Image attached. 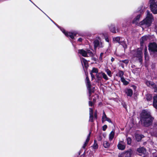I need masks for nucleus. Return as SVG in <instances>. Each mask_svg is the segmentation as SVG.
<instances>
[{"instance_id":"1","label":"nucleus","mask_w":157,"mask_h":157,"mask_svg":"<svg viewBox=\"0 0 157 157\" xmlns=\"http://www.w3.org/2000/svg\"><path fill=\"white\" fill-rule=\"evenodd\" d=\"M153 119L150 112L145 110L143 111L141 116V121L144 126L147 127L150 125Z\"/></svg>"},{"instance_id":"2","label":"nucleus","mask_w":157,"mask_h":157,"mask_svg":"<svg viewBox=\"0 0 157 157\" xmlns=\"http://www.w3.org/2000/svg\"><path fill=\"white\" fill-rule=\"evenodd\" d=\"M147 16L145 19L139 23V25L143 29L149 27L154 21V18L152 14L148 11H147Z\"/></svg>"},{"instance_id":"3","label":"nucleus","mask_w":157,"mask_h":157,"mask_svg":"<svg viewBox=\"0 0 157 157\" xmlns=\"http://www.w3.org/2000/svg\"><path fill=\"white\" fill-rule=\"evenodd\" d=\"M144 48V55L145 59L147 61L149 60V57L147 53V48L146 46L144 48H139L136 50L134 51V54L133 56L134 57L137 58L140 61V62L142 61V59L143 57V54L142 52V48Z\"/></svg>"},{"instance_id":"4","label":"nucleus","mask_w":157,"mask_h":157,"mask_svg":"<svg viewBox=\"0 0 157 157\" xmlns=\"http://www.w3.org/2000/svg\"><path fill=\"white\" fill-rule=\"evenodd\" d=\"M86 82L87 88L89 92V99L90 101H89V106H92L93 105V103L95 102L96 99L93 97H90L91 93L93 92L94 91L91 89V84L88 76H86Z\"/></svg>"},{"instance_id":"5","label":"nucleus","mask_w":157,"mask_h":157,"mask_svg":"<svg viewBox=\"0 0 157 157\" xmlns=\"http://www.w3.org/2000/svg\"><path fill=\"white\" fill-rule=\"evenodd\" d=\"M78 53L85 57H92L94 55L92 52L89 50H85L83 49H79L78 50Z\"/></svg>"},{"instance_id":"6","label":"nucleus","mask_w":157,"mask_h":157,"mask_svg":"<svg viewBox=\"0 0 157 157\" xmlns=\"http://www.w3.org/2000/svg\"><path fill=\"white\" fill-rule=\"evenodd\" d=\"M150 7L154 14H157V2L155 0H150Z\"/></svg>"},{"instance_id":"7","label":"nucleus","mask_w":157,"mask_h":157,"mask_svg":"<svg viewBox=\"0 0 157 157\" xmlns=\"http://www.w3.org/2000/svg\"><path fill=\"white\" fill-rule=\"evenodd\" d=\"M132 153V151L131 149L124 152L121 153L119 154V157H131Z\"/></svg>"},{"instance_id":"8","label":"nucleus","mask_w":157,"mask_h":157,"mask_svg":"<svg viewBox=\"0 0 157 157\" xmlns=\"http://www.w3.org/2000/svg\"><path fill=\"white\" fill-rule=\"evenodd\" d=\"M60 30L66 36L68 37H69L71 39H73L75 36L76 35V34L75 33L71 32L67 33L63 29H60Z\"/></svg>"},{"instance_id":"9","label":"nucleus","mask_w":157,"mask_h":157,"mask_svg":"<svg viewBox=\"0 0 157 157\" xmlns=\"http://www.w3.org/2000/svg\"><path fill=\"white\" fill-rule=\"evenodd\" d=\"M149 50L150 52H157V45L155 43H151L149 46Z\"/></svg>"},{"instance_id":"10","label":"nucleus","mask_w":157,"mask_h":157,"mask_svg":"<svg viewBox=\"0 0 157 157\" xmlns=\"http://www.w3.org/2000/svg\"><path fill=\"white\" fill-rule=\"evenodd\" d=\"M94 46L95 48H96L97 47L99 48H102L103 47V45L102 42L100 41V39L98 40L96 39L94 41Z\"/></svg>"},{"instance_id":"11","label":"nucleus","mask_w":157,"mask_h":157,"mask_svg":"<svg viewBox=\"0 0 157 157\" xmlns=\"http://www.w3.org/2000/svg\"><path fill=\"white\" fill-rule=\"evenodd\" d=\"M150 132L152 136L157 137V124H155L153 128L150 129Z\"/></svg>"},{"instance_id":"12","label":"nucleus","mask_w":157,"mask_h":157,"mask_svg":"<svg viewBox=\"0 0 157 157\" xmlns=\"http://www.w3.org/2000/svg\"><path fill=\"white\" fill-rule=\"evenodd\" d=\"M145 83L147 86L154 88L155 92H156L157 91V87L153 82L147 81Z\"/></svg>"},{"instance_id":"13","label":"nucleus","mask_w":157,"mask_h":157,"mask_svg":"<svg viewBox=\"0 0 157 157\" xmlns=\"http://www.w3.org/2000/svg\"><path fill=\"white\" fill-rule=\"evenodd\" d=\"M117 147L119 149L123 150L125 148V145L123 141H120L117 145Z\"/></svg>"},{"instance_id":"14","label":"nucleus","mask_w":157,"mask_h":157,"mask_svg":"<svg viewBox=\"0 0 157 157\" xmlns=\"http://www.w3.org/2000/svg\"><path fill=\"white\" fill-rule=\"evenodd\" d=\"M100 75L105 80H108V78L107 75L105 73L102 72L96 74L97 77L98 78V79H100L101 78V77L99 76Z\"/></svg>"},{"instance_id":"15","label":"nucleus","mask_w":157,"mask_h":157,"mask_svg":"<svg viewBox=\"0 0 157 157\" xmlns=\"http://www.w3.org/2000/svg\"><path fill=\"white\" fill-rule=\"evenodd\" d=\"M150 40V36L149 35H146L143 36L140 39L141 46H142L143 44L145 41L149 40Z\"/></svg>"},{"instance_id":"16","label":"nucleus","mask_w":157,"mask_h":157,"mask_svg":"<svg viewBox=\"0 0 157 157\" xmlns=\"http://www.w3.org/2000/svg\"><path fill=\"white\" fill-rule=\"evenodd\" d=\"M107 121L109 123L112 122L110 119L107 117L105 112L104 111L103 112V116L101 119V121L103 123L104 121Z\"/></svg>"},{"instance_id":"17","label":"nucleus","mask_w":157,"mask_h":157,"mask_svg":"<svg viewBox=\"0 0 157 157\" xmlns=\"http://www.w3.org/2000/svg\"><path fill=\"white\" fill-rule=\"evenodd\" d=\"M124 92L127 96L131 97L133 94V91L130 89H127L125 90Z\"/></svg>"},{"instance_id":"18","label":"nucleus","mask_w":157,"mask_h":157,"mask_svg":"<svg viewBox=\"0 0 157 157\" xmlns=\"http://www.w3.org/2000/svg\"><path fill=\"white\" fill-rule=\"evenodd\" d=\"M89 114H90V119L89 121L91 122H93L94 121V117H93V110L92 109L90 108L89 109Z\"/></svg>"},{"instance_id":"19","label":"nucleus","mask_w":157,"mask_h":157,"mask_svg":"<svg viewBox=\"0 0 157 157\" xmlns=\"http://www.w3.org/2000/svg\"><path fill=\"white\" fill-rule=\"evenodd\" d=\"M140 17V15L139 14L137 15V16L134 18L133 21L132 23L133 24H137L139 21V19Z\"/></svg>"},{"instance_id":"20","label":"nucleus","mask_w":157,"mask_h":157,"mask_svg":"<svg viewBox=\"0 0 157 157\" xmlns=\"http://www.w3.org/2000/svg\"><path fill=\"white\" fill-rule=\"evenodd\" d=\"M81 61L82 66L84 65V66L86 67H87L88 66L87 61L84 58H81Z\"/></svg>"},{"instance_id":"21","label":"nucleus","mask_w":157,"mask_h":157,"mask_svg":"<svg viewBox=\"0 0 157 157\" xmlns=\"http://www.w3.org/2000/svg\"><path fill=\"white\" fill-rule=\"evenodd\" d=\"M91 132H90L89 134H88V136H87V138L86 140L82 147L84 148L86 147V146L88 144V142H89L90 139V136L91 134Z\"/></svg>"},{"instance_id":"22","label":"nucleus","mask_w":157,"mask_h":157,"mask_svg":"<svg viewBox=\"0 0 157 157\" xmlns=\"http://www.w3.org/2000/svg\"><path fill=\"white\" fill-rule=\"evenodd\" d=\"M137 151L139 153L145 154L146 152V150L145 148L144 147H141L138 148L137 149Z\"/></svg>"},{"instance_id":"23","label":"nucleus","mask_w":157,"mask_h":157,"mask_svg":"<svg viewBox=\"0 0 157 157\" xmlns=\"http://www.w3.org/2000/svg\"><path fill=\"white\" fill-rule=\"evenodd\" d=\"M153 106L155 108L157 109V95L154 97Z\"/></svg>"},{"instance_id":"24","label":"nucleus","mask_w":157,"mask_h":157,"mask_svg":"<svg viewBox=\"0 0 157 157\" xmlns=\"http://www.w3.org/2000/svg\"><path fill=\"white\" fill-rule=\"evenodd\" d=\"M135 136L136 140L138 141H140L141 140V139L144 137L143 135L139 134H136Z\"/></svg>"},{"instance_id":"25","label":"nucleus","mask_w":157,"mask_h":157,"mask_svg":"<svg viewBox=\"0 0 157 157\" xmlns=\"http://www.w3.org/2000/svg\"><path fill=\"white\" fill-rule=\"evenodd\" d=\"M114 132L112 131L109 135V140L111 141L114 137Z\"/></svg>"},{"instance_id":"26","label":"nucleus","mask_w":157,"mask_h":157,"mask_svg":"<svg viewBox=\"0 0 157 157\" xmlns=\"http://www.w3.org/2000/svg\"><path fill=\"white\" fill-rule=\"evenodd\" d=\"M124 75V72L122 71H120L117 74V76L120 77L121 79L124 78L123 76Z\"/></svg>"},{"instance_id":"27","label":"nucleus","mask_w":157,"mask_h":157,"mask_svg":"<svg viewBox=\"0 0 157 157\" xmlns=\"http://www.w3.org/2000/svg\"><path fill=\"white\" fill-rule=\"evenodd\" d=\"M122 38L119 37H117L113 38V40L114 41L117 42H118L119 43H120V40L121 39H122Z\"/></svg>"},{"instance_id":"28","label":"nucleus","mask_w":157,"mask_h":157,"mask_svg":"<svg viewBox=\"0 0 157 157\" xmlns=\"http://www.w3.org/2000/svg\"><path fill=\"white\" fill-rule=\"evenodd\" d=\"M103 145L104 147L106 148L109 146V144L107 141H105L103 142Z\"/></svg>"},{"instance_id":"29","label":"nucleus","mask_w":157,"mask_h":157,"mask_svg":"<svg viewBox=\"0 0 157 157\" xmlns=\"http://www.w3.org/2000/svg\"><path fill=\"white\" fill-rule=\"evenodd\" d=\"M98 69L96 68L95 67H93L92 69V70L91 73H96L97 74L98 73Z\"/></svg>"},{"instance_id":"30","label":"nucleus","mask_w":157,"mask_h":157,"mask_svg":"<svg viewBox=\"0 0 157 157\" xmlns=\"http://www.w3.org/2000/svg\"><path fill=\"white\" fill-rule=\"evenodd\" d=\"M121 81L123 83V84L125 85H128L129 83L128 81L125 80L124 78L121 79Z\"/></svg>"},{"instance_id":"31","label":"nucleus","mask_w":157,"mask_h":157,"mask_svg":"<svg viewBox=\"0 0 157 157\" xmlns=\"http://www.w3.org/2000/svg\"><path fill=\"white\" fill-rule=\"evenodd\" d=\"M105 71L109 77H111L112 76L111 72L110 70L107 69L105 70Z\"/></svg>"},{"instance_id":"32","label":"nucleus","mask_w":157,"mask_h":157,"mask_svg":"<svg viewBox=\"0 0 157 157\" xmlns=\"http://www.w3.org/2000/svg\"><path fill=\"white\" fill-rule=\"evenodd\" d=\"M110 31L113 33H116V31L115 29V28L112 25L110 27Z\"/></svg>"},{"instance_id":"33","label":"nucleus","mask_w":157,"mask_h":157,"mask_svg":"<svg viewBox=\"0 0 157 157\" xmlns=\"http://www.w3.org/2000/svg\"><path fill=\"white\" fill-rule=\"evenodd\" d=\"M98 145L97 143L96 142V141L94 140V145L92 146L94 149H96L98 148Z\"/></svg>"},{"instance_id":"34","label":"nucleus","mask_w":157,"mask_h":157,"mask_svg":"<svg viewBox=\"0 0 157 157\" xmlns=\"http://www.w3.org/2000/svg\"><path fill=\"white\" fill-rule=\"evenodd\" d=\"M152 98V96L150 94H147L146 95V99L147 100L150 101Z\"/></svg>"},{"instance_id":"35","label":"nucleus","mask_w":157,"mask_h":157,"mask_svg":"<svg viewBox=\"0 0 157 157\" xmlns=\"http://www.w3.org/2000/svg\"><path fill=\"white\" fill-rule=\"evenodd\" d=\"M120 63H123L125 64H127L128 63V59H125L124 60H122L120 61Z\"/></svg>"},{"instance_id":"36","label":"nucleus","mask_w":157,"mask_h":157,"mask_svg":"<svg viewBox=\"0 0 157 157\" xmlns=\"http://www.w3.org/2000/svg\"><path fill=\"white\" fill-rule=\"evenodd\" d=\"M131 143V139L129 137H128L127 138V144L130 145Z\"/></svg>"},{"instance_id":"37","label":"nucleus","mask_w":157,"mask_h":157,"mask_svg":"<svg viewBox=\"0 0 157 157\" xmlns=\"http://www.w3.org/2000/svg\"><path fill=\"white\" fill-rule=\"evenodd\" d=\"M107 127L106 125H105L102 126V129L103 131H105Z\"/></svg>"},{"instance_id":"38","label":"nucleus","mask_w":157,"mask_h":157,"mask_svg":"<svg viewBox=\"0 0 157 157\" xmlns=\"http://www.w3.org/2000/svg\"><path fill=\"white\" fill-rule=\"evenodd\" d=\"M103 54V53H101L100 54V56L99 57V59L100 60H101L102 59V56Z\"/></svg>"},{"instance_id":"39","label":"nucleus","mask_w":157,"mask_h":157,"mask_svg":"<svg viewBox=\"0 0 157 157\" xmlns=\"http://www.w3.org/2000/svg\"><path fill=\"white\" fill-rule=\"evenodd\" d=\"M82 39L81 38H79L78 40V41L80 42H81L82 41Z\"/></svg>"},{"instance_id":"40","label":"nucleus","mask_w":157,"mask_h":157,"mask_svg":"<svg viewBox=\"0 0 157 157\" xmlns=\"http://www.w3.org/2000/svg\"><path fill=\"white\" fill-rule=\"evenodd\" d=\"M90 75L92 78H94V75L93 74V73H90Z\"/></svg>"},{"instance_id":"41","label":"nucleus","mask_w":157,"mask_h":157,"mask_svg":"<svg viewBox=\"0 0 157 157\" xmlns=\"http://www.w3.org/2000/svg\"><path fill=\"white\" fill-rule=\"evenodd\" d=\"M155 29L157 31V21H156V23L155 24Z\"/></svg>"},{"instance_id":"42","label":"nucleus","mask_w":157,"mask_h":157,"mask_svg":"<svg viewBox=\"0 0 157 157\" xmlns=\"http://www.w3.org/2000/svg\"><path fill=\"white\" fill-rule=\"evenodd\" d=\"M94 117L96 119H97V114L96 113L94 114Z\"/></svg>"},{"instance_id":"43","label":"nucleus","mask_w":157,"mask_h":157,"mask_svg":"<svg viewBox=\"0 0 157 157\" xmlns=\"http://www.w3.org/2000/svg\"><path fill=\"white\" fill-rule=\"evenodd\" d=\"M105 40L107 42H109V39L108 38H106L105 39Z\"/></svg>"},{"instance_id":"44","label":"nucleus","mask_w":157,"mask_h":157,"mask_svg":"<svg viewBox=\"0 0 157 157\" xmlns=\"http://www.w3.org/2000/svg\"><path fill=\"white\" fill-rule=\"evenodd\" d=\"M114 60V59L113 58H112L111 59V60L112 62H113Z\"/></svg>"},{"instance_id":"45","label":"nucleus","mask_w":157,"mask_h":157,"mask_svg":"<svg viewBox=\"0 0 157 157\" xmlns=\"http://www.w3.org/2000/svg\"><path fill=\"white\" fill-rule=\"evenodd\" d=\"M155 157H157V156H155Z\"/></svg>"},{"instance_id":"46","label":"nucleus","mask_w":157,"mask_h":157,"mask_svg":"<svg viewBox=\"0 0 157 157\" xmlns=\"http://www.w3.org/2000/svg\"><path fill=\"white\" fill-rule=\"evenodd\" d=\"M30 1V0H29Z\"/></svg>"}]
</instances>
